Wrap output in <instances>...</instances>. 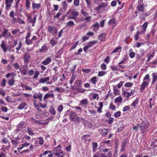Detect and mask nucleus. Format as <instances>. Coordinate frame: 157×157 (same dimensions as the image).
I'll return each mask as SVG.
<instances>
[{
  "instance_id": "nucleus-55",
  "label": "nucleus",
  "mask_w": 157,
  "mask_h": 157,
  "mask_svg": "<svg viewBox=\"0 0 157 157\" xmlns=\"http://www.w3.org/2000/svg\"><path fill=\"white\" fill-rule=\"evenodd\" d=\"M36 16L35 15L34 16V17L33 19H32L30 21V22L34 24L36 22Z\"/></svg>"
},
{
  "instance_id": "nucleus-10",
  "label": "nucleus",
  "mask_w": 157,
  "mask_h": 157,
  "mask_svg": "<svg viewBox=\"0 0 157 157\" xmlns=\"http://www.w3.org/2000/svg\"><path fill=\"white\" fill-rule=\"evenodd\" d=\"M30 143H27V142H25L23 144H22L21 147L18 148L17 149L18 150V151H20V150H22L24 147H27L29 146L30 145Z\"/></svg>"
},
{
  "instance_id": "nucleus-15",
  "label": "nucleus",
  "mask_w": 157,
  "mask_h": 157,
  "mask_svg": "<svg viewBox=\"0 0 157 157\" xmlns=\"http://www.w3.org/2000/svg\"><path fill=\"white\" fill-rule=\"evenodd\" d=\"M51 58L48 57L45 60L43 61L42 63L44 65H47L51 62Z\"/></svg>"
},
{
  "instance_id": "nucleus-52",
  "label": "nucleus",
  "mask_w": 157,
  "mask_h": 157,
  "mask_svg": "<svg viewBox=\"0 0 157 157\" xmlns=\"http://www.w3.org/2000/svg\"><path fill=\"white\" fill-rule=\"evenodd\" d=\"M133 83L131 82H129L126 83L124 86L126 87H130L132 86Z\"/></svg>"
},
{
  "instance_id": "nucleus-31",
  "label": "nucleus",
  "mask_w": 157,
  "mask_h": 157,
  "mask_svg": "<svg viewBox=\"0 0 157 157\" xmlns=\"http://www.w3.org/2000/svg\"><path fill=\"white\" fill-rule=\"evenodd\" d=\"M57 41L56 40L53 39L51 40L50 41V43H51L52 46H54L57 43Z\"/></svg>"
},
{
  "instance_id": "nucleus-9",
  "label": "nucleus",
  "mask_w": 157,
  "mask_h": 157,
  "mask_svg": "<svg viewBox=\"0 0 157 157\" xmlns=\"http://www.w3.org/2000/svg\"><path fill=\"white\" fill-rule=\"evenodd\" d=\"M136 8L139 11L142 12H143L144 10V6L143 4H138L136 6Z\"/></svg>"
},
{
  "instance_id": "nucleus-24",
  "label": "nucleus",
  "mask_w": 157,
  "mask_h": 157,
  "mask_svg": "<svg viewBox=\"0 0 157 157\" xmlns=\"http://www.w3.org/2000/svg\"><path fill=\"white\" fill-rule=\"evenodd\" d=\"M22 46V42L21 41H20L19 42V43L18 45V46L16 48V49L17 50V51L16 52V53L17 54H19V52L18 51V50H19L21 48Z\"/></svg>"
},
{
  "instance_id": "nucleus-64",
  "label": "nucleus",
  "mask_w": 157,
  "mask_h": 157,
  "mask_svg": "<svg viewBox=\"0 0 157 157\" xmlns=\"http://www.w3.org/2000/svg\"><path fill=\"white\" fill-rule=\"evenodd\" d=\"M91 17H86L85 18H84V20L86 21L87 22H89L90 21L91 19Z\"/></svg>"
},
{
  "instance_id": "nucleus-22",
  "label": "nucleus",
  "mask_w": 157,
  "mask_h": 157,
  "mask_svg": "<svg viewBox=\"0 0 157 157\" xmlns=\"http://www.w3.org/2000/svg\"><path fill=\"white\" fill-rule=\"evenodd\" d=\"M50 97L54 98V95L53 94H46L44 96V99L45 100L47 99L48 98Z\"/></svg>"
},
{
  "instance_id": "nucleus-7",
  "label": "nucleus",
  "mask_w": 157,
  "mask_h": 157,
  "mask_svg": "<svg viewBox=\"0 0 157 157\" xmlns=\"http://www.w3.org/2000/svg\"><path fill=\"white\" fill-rule=\"evenodd\" d=\"M6 45L7 44L6 43V41L4 40L2 41L1 44V47L4 52H6L8 50V48H7Z\"/></svg>"
},
{
  "instance_id": "nucleus-30",
  "label": "nucleus",
  "mask_w": 157,
  "mask_h": 157,
  "mask_svg": "<svg viewBox=\"0 0 157 157\" xmlns=\"http://www.w3.org/2000/svg\"><path fill=\"white\" fill-rule=\"evenodd\" d=\"M122 101V98L121 97H119L116 98L114 100V102L115 103L121 102Z\"/></svg>"
},
{
  "instance_id": "nucleus-51",
  "label": "nucleus",
  "mask_w": 157,
  "mask_h": 157,
  "mask_svg": "<svg viewBox=\"0 0 157 157\" xmlns=\"http://www.w3.org/2000/svg\"><path fill=\"white\" fill-rule=\"evenodd\" d=\"M38 140L39 144L40 145H42L44 144V140L42 138H38Z\"/></svg>"
},
{
  "instance_id": "nucleus-61",
  "label": "nucleus",
  "mask_w": 157,
  "mask_h": 157,
  "mask_svg": "<svg viewBox=\"0 0 157 157\" xmlns=\"http://www.w3.org/2000/svg\"><path fill=\"white\" fill-rule=\"evenodd\" d=\"M109 108L110 109L113 110H114L116 108L115 106L112 104H110Z\"/></svg>"
},
{
  "instance_id": "nucleus-62",
  "label": "nucleus",
  "mask_w": 157,
  "mask_h": 157,
  "mask_svg": "<svg viewBox=\"0 0 157 157\" xmlns=\"http://www.w3.org/2000/svg\"><path fill=\"white\" fill-rule=\"evenodd\" d=\"M17 19L18 20V22L20 24H24L25 22L22 19H20L19 18H17Z\"/></svg>"
},
{
  "instance_id": "nucleus-6",
  "label": "nucleus",
  "mask_w": 157,
  "mask_h": 157,
  "mask_svg": "<svg viewBox=\"0 0 157 157\" xmlns=\"http://www.w3.org/2000/svg\"><path fill=\"white\" fill-rule=\"evenodd\" d=\"M135 93V91L134 90H132L130 92H128L125 91H124L122 93L123 96L127 98H128L130 96L134 95Z\"/></svg>"
},
{
  "instance_id": "nucleus-8",
  "label": "nucleus",
  "mask_w": 157,
  "mask_h": 157,
  "mask_svg": "<svg viewBox=\"0 0 157 157\" xmlns=\"http://www.w3.org/2000/svg\"><path fill=\"white\" fill-rule=\"evenodd\" d=\"M98 132L101 133V134L103 136H105L107 133L109 132L108 129H99Z\"/></svg>"
},
{
  "instance_id": "nucleus-46",
  "label": "nucleus",
  "mask_w": 157,
  "mask_h": 157,
  "mask_svg": "<svg viewBox=\"0 0 157 157\" xmlns=\"http://www.w3.org/2000/svg\"><path fill=\"white\" fill-rule=\"evenodd\" d=\"M148 23L147 22H145L144 24L142 25V28L143 29L144 31H145L146 30V29L147 27Z\"/></svg>"
},
{
  "instance_id": "nucleus-45",
  "label": "nucleus",
  "mask_w": 157,
  "mask_h": 157,
  "mask_svg": "<svg viewBox=\"0 0 157 157\" xmlns=\"http://www.w3.org/2000/svg\"><path fill=\"white\" fill-rule=\"evenodd\" d=\"M25 6L27 8L29 9L30 7V3L29 0H26Z\"/></svg>"
},
{
  "instance_id": "nucleus-32",
  "label": "nucleus",
  "mask_w": 157,
  "mask_h": 157,
  "mask_svg": "<svg viewBox=\"0 0 157 157\" xmlns=\"http://www.w3.org/2000/svg\"><path fill=\"white\" fill-rule=\"evenodd\" d=\"M106 74V72L104 71H99L98 74V76L99 77H101L105 75Z\"/></svg>"
},
{
  "instance_id": "nucleus-41",
  "label": "nucleus",
  "mask_w": 157,
  "mask_h": 157,
  "mask_svg": "<svg viewBox=\"0 0 157 157\" xmlns=\"http://www.w3.org/2000/svg\"><path fill=\"white\" fill-rule=\"evenodd\" d=\"M63 106L61 105H60L58 106L57 110L60 113H61L63 111Z\"/></svg>"
},
{
  "instance_id": "nucleus-58",
  "label": "nucleus",
  "mask_w": 157,
  "mask_h": 157,
  "mask_svg": "<svg viewBox=\"0 0 157 157\" xmlns=\"http://www.w3.org/2000/svg\"><path fill=\"white\" fill-rule=\"evenodd\" d=\"M98 39L100 40L101 41H103L104 40L105 38L103 36L102 34L99 35L98 36Z\"/></svg>"
},
{
  "instance_id": "nucleus-42",
  "label": "nucleus",
  "mask_w": 157,
  "mask_h": 157,
  "mask_svg": "<svg viewBox=\"0 0 157 157\" xmlns=\"http://www.w3.org/2000/svg\"><path fill=\"white\" fill-rule=\"evenodd\" d=\"M121 115V112L120 111H117L114 113V116L116 117L117 118L119 117Z\"/></svg>"
},
{
  "instance_id": "nucleus-25",
  "label": "nucleus",
  "mask_w": 157,
  "mask_h": 157,
  "mask_svg": "<svg viewBox=\"0 0 157 157\" xmlns=\"http://www.w3.org/2000/svg\"><path fill=\"white\" fill-rule=\"evenodd\" d=\"M6 100L9 102H13L15 101L14 99L11 98L9 96H8L6 97Z\"/></svg>"
},
{
  "instance_id": "nucleus-28",
  "label": "nucleus",
  "mask_w": 157,
  "mask_h": 157,
  "mask_svg": "<svg viewBox=\"0 0 157 157\" xmlns=\"http://www.w3.org/2000/svg\"><path fill=\"white\" fill-rule=\"evenodd\" d=\"M148 82H146V81H144L141 85V88L144 89L147 86H148Z\"/></svg>"
},
{
  "instance_id": "nucleus-38",
  "label": "nucleus",
  "mask_w": 157,
  "mask_h": 157,
  "mask_svg": "<svg viewBox=\"0 0 157 157\" xmlns=\"http://www.w3.org/2000/svg\"><path fill=\"white\" fill-rule=\"evenodd\" d=\"M121 47H118L116 48L115 49H114L113 51L112 52V53H113L115 52H119L121 51Z\"/></svg>"
},
{
  "instance_id": "nucleus-54",
  "label": "nucleus",
  "mask_w": 157,
  "mask_h": 157,
  "mask_svg": "<svg viewBox=\"0 0 157 157\" xmlns=\"http://www.w3.org/2000/svg\"><path fill=\"white\" fill-rule=\"evenodd\" d=\"M79 0H74V4L75 6H78L79 5Z\"/></svg>"
},
{
  "instance_id": "nucleus-1",
  "label": "nucleus",
  "mask_w": 157,
  "mask_h": 157,
  "mask_svg": "<svg viewBox=\"0 0 157 157\" xmlns=\"http://www.w3.org/2000/svg\"><path fill=\"white\" fill-rule=\"evenodd\" d=\"M70 120L72 122H75L77 123L80 121V117L77 116V114L74 112L72 111L70 114Z\"/></svg>"
},
{
  "instance_id": "nucleus-59",
  "label": "nucleus",
  "mask_w": 157,
  "mask_h": 157,
  "mask_svg": "<svg viewBox=\"0 0 157 157\" xmlns=\"http://www.w3.org/2000/svg\"><path fill=\"white\" fill-rule=\"evenodd\" d=\"M140 34V33L138 31L137 32L135 36V40H137L138 39L139 35Z\"/></svg>"
},
{
  "instance_id": "nucleus-34",
  "label": "nucleus",
  "mask_w": 157,
  "mask_h": 157,
  "mask_svg": "<svg viewBox=\"0 0 157 157\" xmlns=\"http://www.w3.org/2000/svg\"><path fill=\"white\" fill-rule=\"evenodd\" d=\"M3 33L5 36L7 37H9L10 35V33L8 32V30L6 29H4Z\"/></svg>"
},
{
  "instance_id": "nucleus-18",
  "label": "nucleus",
  "mask_w": 157,
  "mask_h": 157,
  "mask_svg": "<svg viewBox=\"0 0 157 157\" xmlns=\"http://www.w3.org/2000/svg\"><path fill=\"white\" fill-rule=\"evenodd\" d=\"M107 4L105 3H102L96 7V9L99 10L103 8H105L107 6Z\"/></svg>"
},
{
  "instance_id": "nucleus-4",
  "label": "nucleus",
  "mask_w": 157,
  "mask_h": 157,
  "mask_svg": "<svg viewBox=\"0 0 157 157\" xmlns=\"http://www.w3.org/2000/svg\"><path fill=\"white\" fill-rule=\"evenodd\" d=\"M48 31L50 33H52L53 36H55L57 34L58 30L56 29H54L52 26H49L48 27Z\"/></svg>"
},
{
  "instance_id": "nucleus-53",
  "label": "nucleus",
  "mask_w": 157,
  "mask_h": 157,
  "mask_svg": "<svg viewBox=\"0 0 157 157\" xmlns=\"http://www.w3.org/2000/svg\"><path fill=\"white\" fill-rule=\"evenodd\" d=\"M136 58L138 60H141V61H144V59H143L140 55H137Z\"/></svg>"
},
{
  "instance_id": "nucleus-43",
  "label": "nucleus",
  "mask_w": 157,
  "mask_h": 157,
  "mask_svg": "<svg viewBox=\"0 0 157 157\" xmlns=\"http://www.w3.org/2000/svg\"><path fill=\"white\" fill-rule=\"evenodd\" d=\"M47 50V48L46 46H43L41 49H39V51L42 52L43 51H46Z\"/></svg>"
},
{
  "instance_id": "nucleus-40",
  "label": "nucleus",
  "mask_w": 157,
  "mask_h": 157,
  "mask_svg": "<svg viewBox=\"0 0 157 157\" xmlns=\"http://www.w3.org/2000/svg\"><path fill=\"white\" fill-rule=\"evenodd\" d=\"M97 77H94L90 79V81L92 82L94 85H95L96 84V82L97 81Z\"/></svg>"
},
{
  "instance_id": "nucleus-26",
  "label": "nucleus",
  "mask_w": 157,
  "mask_h": 157,
  "mask_svg": "<svg viewBox=\"0 0 157 157\" xmlns=\"http://www.w3.org/2000/svg\"><path fill=\"white\" fill-rule=\"evenodd\" d=\"M25 124V122L22 121L20 123L18 124L17 128V130H19L21 128H22L23 125Z\"/></svg>"
},
{
  "instance_id": "nucleus-47",
  "label": "nucleus",
  "mask_w": 157,
  "mask_h": 157,
  "mask_svg": "<svg viewBox=\"0 0 157 157\" xmlns=\"http://www.w3.org/2000/svg\"><path fill=\"white\" fill-rule=\"evenodd\" d=\"M8 82L9 85L12 86L14 84V82L13 79H10L9 80Z\"/></svg>"
},
{
  "instance_id": "nucleus-27",
  "label": "nucleus",
  "mask_w": 157,
  "mask_h": 157,
  "mask_svg": "<svg viewBox=\"0 0 157 157\" xmlns=\"http://www.w3.org/2000/svg\"><path fill=\"white\" fill-rule=\"evenodd\" d=\"M26 103L25 102H23L21 103L19 106L18 107V109H23L26 105Z\"/></svg>"
},
{
  "instance_id": "nucleus-13",
  "label": "nucleus",
  "mask_w": 157,
  "mask_h": 157,
  "mask_svg": "<svg viewBox=\"0 0 157 157\" xmlns=\"http://www.w3.org/2000/svg\"><path fill=\"white\" fill-rule=\"evenodd\" d=\"M13 0H9V1L7 2H6V10H8L9 9L11 6V4L13 2Z\"/></svg>"
},
{
  "instance_id": "nucleus-39",
  "label": "nucleus",
  "mask_w": 157,
  "mask_h": 157,
  "mask_svg": "<svg viewBox=\"0 0 157 157\" xmlns=\"http://www.w3.org/2000/svg\"><path fill=\"white\" fill-rule=\"evenodd\" d=\"M76 77V76L74 74L72 75L71 80L70 81V83L71 84H72L74 80L75 79Z\"/></svg>"
},
{
  "instance_id": "nucleus-2",
  "label": "nucleus",
  "mask_w": 157,
  "mask_h": 157,
  "mask_svg": "<svg viewBox=\"0 0 157 157\" xmlns=\"http://www.w3.org/2000/svg\"><path fill=\"white\" fill-rule=\"evenodd\" d=\"M148 127V123L147 121H143L141 125H140V131L142 132H144Z\"/></svg>"
},
{
  "instance_id": "nucleus-23",
  "label": "nucleus",
  "mask_w": 157,
  "mask_h": 157,
  "mask_svg": "<svg viewBox=\"0 0 157 157\" xmlns=\"http://www.w3.org/2000/svg\"><path fill=\"white\" fill-rule=\"evenodd\" d=\"M152 83L154 84L156 80H157V75L156 74L154 73L152 74Z\"/></svg>"
},
{
  "instance_id": "nucleus-21",
  "label": "nucleus",
  "mask_w": 157,
  "mask_h": 157,
  "mask_svg": "<svg viewBox=\"0 0 157 157\" xmlns=\"http://www.w3.org/2000/svg\"><path fill=\"white\" fill-rule=\"evenodd\" d=\"M80 103L82 105H86L89 103V101L87 99H85L81 100Z\"/></svg>"
},
{
  "instance_id": "nucleus-60",
  "label": "nucleus",
  "mask_w": 157,
  "mask_h": 157,
  "mask_svg": "<svg viewBox=\"0 0 157 157\" xmlns=\"http://www.w3.org/2000/svg\"><path fill=\"white\" fill-rule=\"evenodd\" d=\"M6 80L5 79H3L2 81L1 85L3 86H5L6 85Z\"/></svg>"
},
{
  "instance_id": "nucleus-17",
  "label": "nucleus",
  "mask_w": 157,
  "mask_h": 157,
  "mask_svg": "<svg viewBox=\"0 0 157 157\" xmlns=\"http://www.w3.org/2000/svg\"><path fill=\"white\" fill-rule=\"evenodd\" d=\"M75 24L74 22L72 21H71L68 22L66 25V28H71L73 27Z\"/></svg>"
},
{
  "instance_id": "nucleus-29",
  "label": "nucleus",
  "mask_w": 157,
  "mask_h": 157,
  "mask_svg": "<svg viewBox=\"0 0 157 157\" xmlns=\"http://www.w3.org/2000/svg\"><path fill=\"white\" fill-rule=\"evenodd\" d=\"M10 148V145L6 146V147H3L1 148V150L2 151L4 152H6L7 151H8Z\"/></svg>"
},
{
  "instance_id": "nucleus-16",
  "label": "nucleus",
  "mask_w": 157,
  "mask_h": 157,
  "mask_svg": "<svg viewBox=\"0 0 157 157\" xmlns=\"http://www.w3.org/2000/svg\"><path fill=\"white\" fill-rule=\"evenodd\" d=\"M116 22L115 21V19L114 18H112L109 22V25H112L114 27L116 26Z\"/></svg>"
},
{
  "instance_id": "nucleus-37",
  "label": "nucleus",
  "mask_w": 157,
  "mask_h": 157,
  "mask_svg": "<svg viewBox=\"0 0 157 157\" xmlns=\"http://www.w3.org/2000/svg\"><path fill=\"white\" fill-rule=\"evenodd\" d=\"M97 146L98 144L97 143L94 142L92 143V147L93 149V151H95V149L97 147Z\"/></svg>"
},
{
  "instance_id": "nucleus-49",
  "label": "nucleus",
  "mask_w": 157,
  "mask_h": 157,
  "mask_svg": "<svg viewBox=\"0 0 157 157\" xmlns=\"http://www.w3.org/2000/svg\"><path fill=\"white\" fill-rule=\"evenodd\" d=\"M126 144V141H124V142H122V147L121 150L123 151L124 150V149L125 147Z\"/></svg>"
},
{
  "instance_id": "nucleus-12",
  "label": "nucleus",
  "mask_w": 157,
  "mask_h": 157,
  "mask_svg": "<svg viewBox=\"0 0 157 157\" xmlns=\"http://www.w3.org/2000/svg\"><path fill=\"white\" fill-rule=\"evenodd\" d=\"M41 4L40 3H36L33 2L32 4V7L33 9H39L40 7Z\"/></svg>"
},
{
  "instance_id": "nucleus-56",
  "label": "nucleus",
  "mask_w": 157,
  "mask_h": 157,
  "mask_svg": "<svg viewBox=\"0 0 157 157\" xmlns=\"http://www.w3.org/2000/svg\"><path fill=\"white\" fill-rule=\"evenodd\" d=\"M154 53L152 52V53L149 55L148 57L147 61H149L150 59L152 58L154 56Z\"/></svg>"
},
{
  "instance_id": "nucleus-14",
  "label": "nucleus",
  "mask_w": 157,
  "mask_h": 157,
  "mask_svg": "<svg viewBox=\"0 0 157 157\" xmlns=\"http://www.w3.org/2000/svg\"><path fill=\"white\" fill-rule=\"evenodd\" d=\"M71 14L72 16L71 17H70V19H75L76 18V17L77 16L79 13L78 12L75 11H72L71 12Z\"/></svg>"
},
{
  "instance_id": "nucleus-20",
  "label": "nucleus",
  "mask_w": 157,
  "mask_h": 157,
  "mask_svg": "<svg viewBox=\"0 0 157 157\" xmlns=\"http://www.w3.org/2000/svg\"><path fill=\"white\" fill-rule=\"evenodd\" d=\"M49 80V77H47L45 78H41L39 80V82L40 83H45L46 81H48Z\"/></svg>"
},
{
  "instance_id": "nucleus-3",
  "label": "nucleus",
  "mask_w": 157,
  "mask_h": 157,
  "mask_svg": "<svg viewBox=\"0 0 157 157\" xmlns=\"http://www.w3.org/2000/svg\"><path fill=\"white\" fill-rule=\"evenodd\" d=\"M97 42V41H94L89 43L88 45L84 47L83 48L84 51L86 52L88 48L95 45Z\"/></svg>"
},
{
  "instance_id": "nucleus-5",
  "label": "nucleus",
  "mask_w": 157,
  "mask_h": 157,
  "mask_svg": "<svg viewBox=\"0 0 157 157\" xmlns=\"http://www.w3.org/2000/svg\"><path fill=\"white\" fill-rule=\"evenodd\" d=\"M30 35L31 33L30 32H28L25 37V43L28 45L32 44L33 43V41H32L31 39V40H29V38Z\"/></svg>"
},
{
  "instance_id": "nucleus-19",
  "label": "nucleus",
  "mask_w": 157,
  "mask_h": 157,
  "mask_svg": "<svg viewBox=\"0 0 157 157\" xmlns=\"http://www.w3.org/2000/svg\"><path fill=\"white\" fill-rule=\"evenodd\" d=\"M24 62L26 63H27L30 58L29 55L25 54L24 55Z\"/></svg>"
},
{
  "instance_id": "nucleus-36",
  "label": "nucleus",
  "mask_w": 157,
  "mask_h": 157,
  "mask_svg": "<svg viewBox=\"0 0 157 157\" xmlns=\"http://www.w3.org/2000/svg\"><path fill=\"white\" fill-rule=\"evenodd\" d=\"M49 111L53 115H55L56 114V111L53 107H52L50 108Z\"/></svg>"
},
{
  "instance_id": "nucleus-57",
  "label": "nucleus",
  "mask_w": 157,
  "mask_h": 157,
  "mask_svg": "<svg viewBox=\"0 0 157 157\" xmlns=\"http://www.w3.org/2000/svg\"><path fill=\"white\" fill-rule=\"evenodd\" d=\"M2 141L4 144H6L8 143L9 140H8L7 138H4L2 140Z\"/></svg>"
},
{
  "instance_id": "nucleus-33",
  "label": "nucleus",
  "mask_w": 157,
  "mask_h": 157,
  "mask_svg": "<svg viewBox=\"0 0 157 157\" xmlns=\"http://www.w3.org/2000/svg\"><path fill=\"white\" fill-rule=\"evenodd\" d=\"M147 15L144 13L141 14L140 15V19L141 20H144Z\"/></svg>"
},
{
  "instance_id": "nucleus-44",
  "label": "nucleus",
  "mask_w": 157,
  "mask_h": 157,
  "mask_svg": "<svg viewBox=\"0 0 157 157\" xmlns=\"http://www.w3.org/2000/svg\"><path fill=\"white\" fill-rule=\"evenodd\" d=\"M88 111L91 114H92L93 115H95L96 114V111L94 109H89Z\"/></svg>"
},
{
  "instance_id": "nucleus-35",
  "label": "nucleus",
  "mask_w": 157,
  "mask_h": 157,
  "mask_svg": "<svg viewBox=\"0 0 157 157\" xmlns=\"http://www.w3.org/2000/svg\"><path fill=\"white\" fill-rule=\"evenodd\" d=\"M139 101V99L137 98L135 101L132 103L131 106H133L134 108L135 107L136 105H137Z\"/></svg>"
},
{
  "instance_id": "nucleus-50",
  "label": "nucleus",
  "mask_w": 157,
  "mask_h": 157,
  "mask_svg": "<svg viewBox=\"0 0 157 157\" xmlns=\"http://www.w3.org/2000/svg\"><path fill=\"white\" fill-rule=\"evenodd\" d=\"M11 18H12L11 22L12 23L14 24L17 22V19L14 17Z\"/></svg>"
},
{
  "instance_id": "nucleus-11",
  "label": "nucleus",
  "mask_w": 157,
  "mask_h": 157,
  "mask_svg": "<svg viewBox=\"0 0 157 157\" xmlns=\"http://www.w3.org/2000/svg\"><path fill=\"white\" fill-rule=\"evenodd\" d=\"M112 157V152L111 151H109L106 154L101 153L100 155V157Z\"/></svg>"
},
{
  "instance_id": "nucleus-48",
  "label": "nucleus",
  "mask_w": 157,
  "mask_h": 157,
  "mask_svg": "<svg viewBox=\"0 0 157 157\" xmlns=\"http://www.w3.org/2000/svg\"><path fill=\"white\" fill-rule=\"evenodd\" d=\"M114 93L115 95H118L120 94L119 90L115 88H114Z\"/></svg>"
},
{
  "instance_id": "nucleus-63",
  "label": "nucleus",
  "mask_w": 157,
  "mask_h": 157,
  "mask_svg": "<svg viewBox=\"0 0 157 157\" xmlns=\"http://www.w3.org/2000/svg\"><path fill=\"white\" fill-rule=\"evenodd\" d=\"M1 109L2 111L5 112H6L8 111L7 108L6 107H4V106L1 107Z\"/></svg>"
}]
</instances>
